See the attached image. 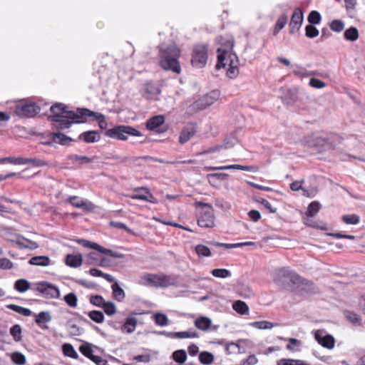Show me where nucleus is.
Listing matches in <instances>:
<instances>
[{"mask_svg":"<svg viewBox=\"0 0 365 365\" xmlns=\"http://www.w3.org/2000/svg\"><path fill=\"white\" fill-rule=\"evenodd\" d=\"M52 115L48 117L52 122L53 126L57 130L68 128L72 123H81L83 120L81 115V109L76 111L68 110L61 103L51 107Z\"/></svg>","mask_w":365,"mask_h":365,"instance_id":"nucleus-1","label":"nucleus"},{"mask_svg":"<svg viewBox=\"0 0 365 365\" xmlns=\"http://www.w3.org/2000/svg\"><path fill=\"white\" fill-rule=\"evenodd\" d=\"M180 51L174 42L163 43L159 46L160 66L165 71L179 74L181 68L178 61Z\"/></svg>","mask_w":365,"mask_h":365,"instance_id":"nucleus-2","label":"nucleus"},{"mask_svg":"<svg viewBox=\"0 0 365 365\" xmlns=\"http://www.w3.org/2000/svg\"><path fill=\"white\" fill-rule=\"evenodd\" d=\"M273 280L278 286L286 289L292 288L294 285H312V283L302 278L289 267H282L275 269L273 274Z\"/></svg>","mask_w":365,"mask_h":365,"instance_id":"nucleus-3","label":"nucleus"},{"mask_svg":"<svg viewBox=\"0 0 365 365\" xmlns=\"http://www.w3.org/2000/svg\"><path fill=\"white\" fill-rule=\"evenodd\" d=\"M303 144L304 147L318 152L331 148L329 138L320 133H312L304 137Z\"/></svg>","mask_w":365,"mask_h":365,"instance_id":"nucleus-4","label":"nucleus"},{"mask_svg":"<svg viewBox=\"0 0 365 365\" xmlns=\"http://www.w3.org/2000/svg\"><path fill=\"white\" fill-rule=\"evenodd\" d=\"M140 283L152 287H167L175 283V279L169 275L148 274L141 277Z\"/></svg>","mask_w":365,"mask_h":365,"instance_id":"nucleus-5","label":"nucleus"},{"mask_svg":"<svg viewBox=\"0 0 365 365\" xmlns=\"http://www.w3.org/2000/svg\"><path fill=\"white\" fill-rule=\"evenodd\" d=\"M207 45L205 43H199L194 46L191 63L194 67L201 68L205 66L208 58Z\"/></svg>","mask_w":365,"mask_h":365,"instance_id":"nucleus-6","label":"nucleus"},{"mask_svg":"<svg viewBox=\"0 0 365 365\" xmlns=\"http://www.w3.org/2000/svg\"><path fill=\"white\" fill-rule=\"evenodd\" d=\"M106 134L112 138L125 140L128 135H137V130L130 126L120 125L108 130Z\"/></svg>","mask_w":365,"mask_h":365,"instance_id":"nucleus-7","label":"nucleus"},{"mask_svg":"<svg viewBox=\"0 0 365 365\" xmlns=\"http://www.w3.org/2000/svg\"><path fill=\"white\" fill-rule=\"evenodd\" d=\"M36 290L46 299H58L61 296L57 287L45 282L37 284Z\"/></svg>","mask_w":365,"mask_h":365,"instance_id":"nucleus-8","label":"nucleus"},{"mask_svg":"<svg viewBox=\"0 0 365 365\" xmlns=\"http://www.w3.org/2000/svg\"><path fill=\"white\" fill-rule=\"evenodd\" d=\"M39 107L34 103H20L16 106V113L21 117H33L39 112Z\"/></svg>","mask_w":365,"mask_h":365,"instance_id":"nucleus-9","label":"nucleus"},{"mask_svg":"<svg viewBox=\"0 0 365 365\" xmlns=\"http://www.w3.org/2000/svg\"><path fill=\"white\" fill-rule=\"evenodd\" d=\"M2 160L12 164L25 165L31 164L34 167H42L47 165L44 160L36 158H4Z\"/></svg>","mask_w":365,"mask_h":365,"instance_id":"nucleus-10","label":"nucleus"},{"mask_svg":"<svg viewBox=\"0 0 365 365\" xmlns=\"http://www.w3.org/2000/svg\"><path fill=\"white\" fill-rule=\"evenodd\" d=\"M314 338L316 341L322 346L331 349L334 347V338L326 333L324 330H317L315 331Z\"/></svg>","mask_w":365,"mask_h":365,"instance_id":"nucleus-11","label":"nucleus"},{"mask_svg":"<svg viewBox=\"0 0 365 365\" xmlns=\"http://www.w3.org/2000/svg\"><path fill=\"white\" fill-rule=\"evenodd\" d=\"M197 225L202 228H210L215 226L213 210L202 211L197 218Z\"/></svg>","mask_w":365,"mask_h":365,"instance_id":"nucleus-12","label":"nucleus"},{"mask_svg":"<svg viewBox=\"0 0 365 365\" xmlns=\"http://www.w3.org/2000/svg\"><path fill=\"white\" fill-rule=\"evenodd\" d=\"M220 92L218 90H213L207 95L201 97L198 101L196 102V106L200 109H205L206 107L213 104L217 100L219 99Z\"/></svg>","mask_w":365,"mask_h":365,"instance_id":"nucleus-13","label":"nucleus"},{"mask_svg":"<svg viewBox=\"0 0 365 365\" xmlns=\"http://www.w3.org/2000/svg\"><path fill=\"white\" fill-rule=\"evenodd\" d=\"M78 244L83 245L85 247H88V248H91V249L98 250V252H100L103 254L108 255L110 257H120V255L118 254L117 252H113L111 250L104 248L97 243L92 242H90L86 240H78Z\"/></svg>","mask_w":365,"mask_h":365,"instance_id":"nucleus-14","label":"nucleus"},{"mask_svg":"<svg viewBox=\"0 0 365 365\" xmlns=\"http://www.w3.org/2000/svg\"><path fill=\"white\" fill-rule=\"evenodd\" d=\"M81 115L83 117L82 123L86 122L88 118H91L93 120H98L99 126L101 128H104L106 126L105 117L100 113L93 112L87 108H82L81 109Z\"/></svg>","mask_w":365,"mask_h":365,"instance_id":"nucleus-15","label":"nucleus"},{"mask_svg":"<svg viewBox=\"0 0 365 365\" xmlns=\"http://www.w3.org/2000/svg\"><path fill=\"white\" fill-rule=\"evenodd\" d=\"M303 12L299 8H296L293 12L289 23L290 33L297 32L301 27L303 21Z\"/></svg>","mask_w":365,"mask_h":365,"instance_id":"nucleus-16","label":"nucleus"},{"mask_svg":"<svg viewBox=\"0 0 365 365\" xmlns=\"http://www.w3.org/2000/svg\"><path fill=\"white\" fill-rule=\"evenodd\" d=\"M67 201L73 207L81 208L86 211H92L95 209V205L91 202L83 200L78 196H71Z\"/></svg>","mask_w":365,"mask_h":365,"instance_id":"nucleus-17","label":"nucleus"},{"mask_svg":"<svg viewBox=\"0 0 365 365\" xmlns=\"http://www.w3.org/2000/svg\"><path fill=\"white\" fill-rule=\"evenodd\" d=\"M209 170H240L243 171L253 172L256 173L258 170V168L257 166H247V165H230L225 166H219V167H210Z\"/></svg>","mask_w":365,"mask_h":365,"instance_id":"nucleus-18","label":"nucleus"},{"mask_svg":"<svg viewBox=\"0 0 365 365\" xmlns=\"http://www.w3.org/2000/svg\"><path fill=\"white\" fill-rule=\"evenodd\" d=\"M196 133V128L193 124L185 125L180 135L179 142L181 144L187 143Z\"/></svg>","mask_w":365,"mask_h":365,"instance_id":"nucleus-19","label":"nucleus"},{"mask_svg":"<svg viewBox=\"0 0 365 365\" xmlns=\"http://www.w3.org/2000/svg\"><path fill=\"white\" fill-rule=\"evenodd\" d=\"M12 242L15 243L20 249H37L39 245L36 242L28 240L24 237L18 236L16 240Z\"/></svg>","mask_w":365,"mask_h":365,"instance_id":"nucleus-20","label":"nucleus"},{"mask_svg":"<svg viewBox=\"0 0 365 365\" xmlns=\"http://www.w3.org/2000/svg\"><path fill=\"white\" fill-rule=\"evenodd\" d=\"M35 322L40 327L44 329H47L48 327L44 324L51 321L52 317L51 313L48 311L41 312L38 314L34 315Z\"/></svg>","mask_w":365,"mask_h":365,"instance_id":"nucleus-21","label":"nucleus"},{"mask_svg":"<svg viewBox=\"0 0 365 365\" xmlns=\"http://www.w3.org/2000/svg\"><path fill=\"white\" fill-rule=\"evenodd\" d=\"M165 122V117L163 115H155L147 120L146 127L148 130H153L160 125Z\"/></svg>","mask_w":365,"mask_h":365,"instance_id":"nucleus-22","label":"nucleus"},{"mask_svg":"<svg viewBox=\"0 0 365 365\" xmlns=\"http://www.w3.org/2000/svg\"><path fill=\"white\" fill-rule=\"evenodd\" d=\"M138 200L156 204L158 202L155 197L150 192L147 187H138Z\"/></svg>","mask_w":365,"mask_h":365,"instance_id":"nucleus-23","label":"nucleus"},{"mask_svg":"<svg viewBox=\"0 0 365 365\" xmlns=\"http://www.w3.org/2000/svg\"><path fill=\"white\" fill-rule=\"evenodd\" d=\"M83 262L82 255H68L66 258V264L71 267H79Z\"/></svg>","mask_w":365,"mask_h":365,"instance_id":"nucleus-24","label":"nucleus"},{"mask_svg":"<svg viewBox=\"0 0 365 365\" xmlns=\"http://www.w3.org/2000/svg\"><path fill=\"white\" fill-rule=\"evenodd\" d=\"M78 139L86 143H91L98 141L100 136L96 131L90 130L81 133L78 136Z\"/></svg>","mask_w":365,"mask_h":365,"instance_id":"nucleus-25","label":"nucleus"},{"mask_svg":"<svg viewBox=\"0 0 365 365\" xmlns=\"http://www.w3.org/2000/svg\"><path fill=\"white\" fill-rule=\"evenodd\" d=\"M51 139L53 143H59L61 145H68L72 141V139L61 133H51Z\"/></svg>","mask_w":365,"mask_h":365,"instance_id":"nucleus-26","label":"nucleus"},{"mask_svg":"<svg viewBox=\"0 0 365 365\" xmlns=\"http://www.w3.org/2000/svg\"><path fill=\"white\" fill-rule=\"evenodd\" d=\"M144 91L148 95H149L147 96L148 98H152L160 93L158 84L153 82L146 83L144 86Z\"/></svg>","mask_w":365,"mask_h":365,"instance_id":"nucleus-27","label":"nucleus"},{"mask_svg":"<svg viewBox=\"0 0 365 365\" xmlns=\"http://www.w3.org/2000/svg\"><path fill=\"white\" fill-rule=\"evenodd\" d=\"M29 264L36 266L46 267L51 263V259L47 256H35L29 259Z\"/></svg>","mask_w":365,"mask_h":365,"instance_id":"nucleus-28","label":"nucleus"},{"mask_svg":"<svg viewBox=\"0 0 365 365\" xmlns=\"http://www.w3.org/2000/svg\"><path fill=\"white\" fill-rule=\"evenodd\" d=\"M212 321L207 317H200L197 318L195 322V327L202 330L207 331L211 325Z\"/></svg>","mask_w":365,"mask_h":365,"instance_id":"nucleus-29","label":"nucleus"},{"mask_svg":"<svg viewBox=\"0 0 365 365\" xmlns=\"http://www.w3.org/2000/svg\"><path fill=\"white\" fill-rule=\"evenodd\" d=\"M344 36L347 41H355L359 38V31L356 27H350L344 31Z\"/></svg>","mask_w":365,"mask_h":365,"instance_id":"nucleus-30","label":"nucleus"},{"mask_svg":"<svg viewBox=\"0 0 365 365\" xmlns=\"http://www.w3.org/2000/svg\"><path fill=\"white\" fill-rule=\"evenodd\" d=\"M344 315L354 325L359 326L361 324V319L360 317L355 312L346 310L344 312Z\"/></svg>","mask_w":365,"mask_h":365,"instance_id":"nucleus-31","label":"nucleus"},{"mask_svg":"<svg viewBox=\"0 0 365 365\" xmlns=\"http://www.w3.org/2000/svg\"><path fill=\"white\" fill-rule=\"evenodd\" d=\"M136 320L135 318H128L125 324L122 326L121 330L124 333L133 332L136 327Z\"/></svg>","mask_w":365,"mask_h":365,"instance_id":"nucleus-32","label":"nucleus"},{"mask_svg":"<svg viewBox=\"0 0 365 365\" xmlns=\"http://www.w3.org/2000/svg\"><path fill=\"white\" fill-rule=\"evenodd\" d=\"M62 351L65 356L72 359H78V354L71 344H64L62 346Z\"/></svg>","mask_w":365,"mask_h":365,"instance_id":"nucleus-33","label":"nucleus"},{"mask_svg":"<svg viewBox=\"0 0 365 365\" xmlns=\"http://www.w3.org/2000/svg\"><path fill=\"white\" fill-rule=\"evenodd\" d=\"M320 207L321 205L319 202H312L307 207V212L306 213L307 217H313L314 216H315L319 211Z\"/></svg>","mask_w":365,"mask_h":365,"instance_id":"nucleus-34","label":"nucleus"},{"mask_svg":"<svg viewBox=\"0 0 365 365\" xmlns=\"http://www.w3.org/2000/svg\"><path fill=\"white\" fill-rule=\"evenodd\" d=\"M232 307L235 312L240 314H245L249 311L247 304L245 302L240 300L234 302Z\"/></svg>","mask_w":365,"mask_h":365,"instance_id":"nucleus-35","label":"nucleus"},{"mask_svg":"<svg viewBox=\"0 0 365 365\" xmlns=\"http://www.w3.org/2000/svg\"><path fill=\"white\" fill-rule=\"evenodd\" d=\"M153 318L158 326L165 327L169 324V319L164 314L156 313L153 314Z\"/></svg>","mask_w":365,"mask_h":365,"instance_id":"nucleus-36","label":"nucleus"},{"mask_svg":"<svg viewBox=\"0 0 365 365\" xmlns=\"http://www.w3.org/2000/svg\"><path fill=\"white\" fill-rule=\"evenodd\" d=\"M7 307L16 313H19L23 316L29 317L31 315V311L29 309L16 305V304H9Z\"/></svg>","mask_w":365,"mask_h":365,"instance_id":"nucleus-37","label":"nucleus"},{"mask_svg":"<svg viewBox=\"0 0 365 365\" xmlns=\"http://www.w3.org/2000/svg\"><path fill=\"white\" fill-rule=\"evenodd\" d=\"M173 359L179 364H183L187 359V353L185 350L179 349L173 353Z\"/></svg>","mask_w":365,"mask_h":365,"instance_id":"nucleus-38","label":"nucleus"},{"mask_svg":"<svg viewBox=\"0 0 365 365\" xmlns=\"http://www.w3.org/2000/svg\"><path fill=\"white\" fill-rule=\"evenodd\" d=\"M14 288L19 292H25L30 288V283L24 279H18L14 284Z\"/></svg>","mask_w":365,"mask_h":365,"instance_id":"nucleus-39","label":"nucleus"},{"mask_svg":"<svg viewBox=\"0 0 365 365\" xmlns=\"http://www.w3.org/2000/svg\"><path fill=\"white\" fill-rule=\"evenodd\" d=\"M111 287L113 290V297H115V299H116L118 301L123 300L125 297V293L123 289L121 287H120L118 284L117 282H115L114 284H112Z\"/></svg>","mask_w":365,"mask_h":365,"instance_id":"nucleus-40","label":"nucleus"},{"mask_svg":"<svg viewBox=\"0 0 365 365\" xmlns=\"http://www.w3.org/2000/svg\"><path fill=\"white\" fill-rule=\"evenodd\" d=\"M11 361L17 365H24L26 362V356L21 352L15 351L11 355Z\"/></svg>","mask_w":365,"mask_h":365,"instance_id":"nucleus-41","label":"nucleus"},{"mask_svg":"<svg viewBox=\"0 0 365 365\" xmlns=\"http://www.w3.org/2000/svg\"><path fill=\"white\" fill-rule=\"evenodd\" d=\"M288 21V17L285 14L281 15L279 19H277V21L276 23L274 30V34L276 35L279 33L280 30H282L285 25L287 24Z\"/></svg>","mask_w":365,"mask_h":365,"instance_id":"nucleus-42","label":"nucleus"},{"mask_svg":"<svg viewBox=\"0 0 365 365\" xmlns=\"http://www.w3.org/2000/svg\"><path fill=\"white\" fill-rule=\"evenodd\" d=\"M217 52L219 53L217 56V63L216 64L215 67L217 69H220L221 68H225L226 63H225V56L227 53V52L225 50H222L221 48H217Z\"/></svg>","mask_w":365,"mask_h":365,"instance_id":"nucleus-43","label":"nucleus"},{"mask_svg":"<svg viewBox=\"0 0 365 365\" xmlns=\"http://www.w3.org/2000/svg\"><path fill=\"white\" fill-rule=\"evenodd\" d=\"M22 329L19 324H15L10 329V334L16 341H20L22 339Z\"/></svg>","mask_w":365,"mask_h":365,"instance_id":"nucleus-44","label":"nucleus"},{"mask_svg":"<svg viewBox=\"0 0 365 365\" xmlns=\"http://www.w3.org/2000/svg\"><path fill=\"white\" fill-rule=\"evenodd\" d=\"M199 360L203 364H210L214 361V356L208 351H202L199 354Z\"/></svg>","mask_w":365,"mask_h":365,"instance_id":"nucleus-45","label":"nucleus"},{"mask_svg":"<svg viewBox=\"0 0 365 365\" xmlns=\"http://www.w3.org/2000/svg\"><path fill=\"white\" fill-rule=\"evenodd\" d=\"M63 300L71 307L75 308L78 305L77 296L71 292L64 296Z\"/></svg>","mask_w":365,"mask_h":365,"instance_id":"nucleus-46","label":"nucleus"},{"mask_svg":"<svg viewBox=\"0 0 365 365\" xmlns=\"http://www.w3.org/2000/svg\"><path fill=\"white\" fill-rule=\"evenodd\" d=\"M88 316L96 323L101 324L104 321V315L101 311H91L88 313Z\"/></svg>","mask_w":365,"mask_h":365,"instance_id":"nucleus-47","label":"nucleus"},{"mask_svg":"<svg viewBox=\"0 0 365 365\" xmlns=\"http://www.w3.org/2000/svg\"><path fill=\"white\" fill-rule=\"evenodd\" d=\"M68 158L73 162L78 163L79 164H87L93 161L92 158L84 155H71Z\"/></svg>","mask_w":365,"mask_h":365,"instance_id":"nucleus-48","label":"nucleus"},{"mask_svg":"<svg viewBox=\"0 0 365 365\" xmlns=\"http://www.w3.org/2000/svg\"><path fill=\"white\" fill-rule=\"evenodd\" d=\"M251 326L258 329H270L274 327V324L268 321H259L251 323Z\"/></svg>","mask_w":365,"mask_h":365,"instance_id":"nucleus-49","label":"nucleus"},{"mask_svg":"<svg viewBox=\"0 0 365 365\" xmlns=\"http://www.w3.org/2000/svg\"><path fill=\"white\" fill-rule=\"evenodd\" d=\"M197 336V333L195 331H178L174 332V337L179 339H185V338H195Z\"/></svg>","mask_w":365,"mask_h":365,"instance_id":"nucleus-50","label":"nucleus"},{"mask_svg":"<svg viewBox=\"0 0 365 365\" xmlns=\"http://www.w3.org/2000/svg\"><path fill=\"white\" fill-rule=\"evenodd\" d=\"M277 364V365H305L304 361L291 359H281Z\"/></svg>","mask_w":365,"mask_h":365,"instance_id":"nucleus-51","label":"nucleus"},{"mask_svg":"<svg viewBox=\"0 0 365 365\" xmlns=\"http://www.w3.org/2000/svg\"><path fill=\"white\" fill-rule=\"evenodd\" d=\"M80 351L82 353V354H83L85 356L89 358L90 359H91L92 358H93V356H95V355H93V351L92 349V347L91 346V344H82L81 346H80Z\"/></svg>","mask_w":365,"mask_h":365,"instance_id":"nucleus-52","label":"nucleus"},{"mask_svg":"<svg viewBox=\"0 0 365 365\" xmlns=\"http://www.w3.org/2000/svg\"><path fill=\"white\" fill-rule=\"evenodd\" d=\"M329 26L333 31L339 33L344 30V23L341 20L335 19L330 23Z\"/></svg>","mask_w":365,"mask_h":365,"instance_id":"nucleus-53","label":"nucleus"},{"mask_svg":"<svg viewBox=\"0 0 365 365\" xmlns=\"http://www.w3.org/2000/svg\"><path fill=\"white\" fill-rule=\"evenodd\" d=\"M211 272L214 277L219 278H226L231 275V272L226 269H214Z\"/></svg>","mask_w":365,"mask_h":365,"instance_id":"nucleus-54","label":"nucleus"},{"mask_svg":"<svg viewBox=\"0 0 365 365\" xmlns=\"http://www.w3.org/2000/svg\"><path fill=\"white\" fill-rule=\"evenodd\" d=\"M322 17L320 14L317 11H312L308 16V21L311 24H319Z\"/></svg>","mask_w":365,"mask_h":365,"instance_id":"nucleus-55","label":"nucleus"},{"mask_svg":"<svg viewBox=\"0 0 365 365\" xmlns=\"http://www.w3.org/2000/svg\"><path fill=\"white\" fill-rule=\"evenodd\" d=\"M195 251L198 255L203 257H210L211 255L209 247L203 245H197L195 247Z\"/></svg>","mask_w":365,"mask_h":365,"instance_id":"nucleus-56","label":"nucleus"},{"mask_svg":"<svg viewBox=\"0 0 365 365\" xmlns=\"http://www.w3.org/2000/svg\"><path fill=\"white\" fill-rule=\"evenodd\" d=\"M305 31H306V36L310 38L317 37L319 34V30L314 26H313L312 24L307 25L306 26Z\"/></svg>","mask_w":365,"mask_h":365,"instance_id":"nucleus-57","label":"nucleus"},{"mask_svg":"<svg viewBox=\"0 0 365 365\" xmlns=\"http://www.w3.org/2000/svg\"><path fill=\"white\" fill-rule=\"evenodd\" d=\"M102 308L105 313L109 316L113 315L116 312L115 304L110 302H106Z\"/></svg>","mask_w":365,"mask_h":365,"instance_id":"nucleus-58","label":"nucleus"},{"mask_svg":"<svg viewBox=\"0 0 365 365\" xmlns=\"http://www.w3.org/2000/svg\"><path fill=\"white\" fill-rule=\"evenodd\" d=\"M342 220L348 225H356L359 222V217L356 215H343Z\"/></svg>","mask_w":365,"mask_h":365,"instance_id":"nucleus-59","label":"nucleus"},{"mask_svg":"<svg viewBox=\"0 0 365 365\" xmlns=\"http://www.w3.org/2000/svg\"><path fill=\"white\" fill-rule=\"evenodd\" d=\"M239 73L238 64L236 63H232V66H230L228 70L227 71V76L233 79L237 76Z\"/></svg>","mask_w":365,"mask_h":365,"instance_id":"nucleus-60","label":"nucleus"},{"mask_svg":"<svg viewBox=\"0 0 365 365\" xmlns=\"http://www.w3.org/2000/svg\"><path fill=\"white\" fill-rule=\"evenodd\" d=\"M90 302L99 307H103V304L106 303L103 298L100 295L91 296L90 298Z\"/></svg>","mask_w":365,"mask_h":365,"instance_id":"nucleus-61","label":"nucleus"},{"mask_svg":"<svg viewBox=\"0 0 365 365\" xmlns=\"http://www.w3.org/2000/svg\"><path fill=\"white\" fill-rule=\"evenodd\" d=\"M310 86L315 88H322L326 86V83L320 79L312 78L309 80Z\"/></svg>","mask_w":365,"mask_h":365,"instance_id":"nucleus-62","label":"nucleus"},{"mask_svg":"<svg viewBox=\"0 0 365 365\" xmlns=\"http://www.w3.org/2000/svg\"><path fill=\"white\" fill-rule=\"evenodd\" d=\"M258 362V359L255 355H250L246 359L242 360L240 365H255Z\"/></svg>","mask_w":365,"mask_h":365,"instance_id":"nucleus-63","label":"nucleus"},{"mask_svg":"<svg viewBox=\"0 0 365 365\" xmlns=\"http://www.w3.org/2000/svg\"><path fill=\"white\" fill-rule=\"evenodd\" d=\"M288 341L289 343L286 346V348L288 350H294L295 346L301 345V341L297 339L289 338Z\"/></svg>","mask_w":365,"mask_h":365,"instance_id":"nucleus-64","label":"nucleus"}]
</instances>
